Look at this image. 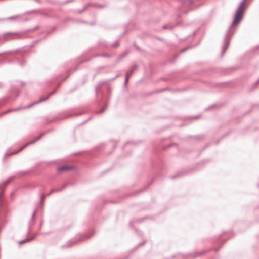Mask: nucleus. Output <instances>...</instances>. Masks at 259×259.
Here are the masks:
<instances>
[{
	"mask_svg": "<svg viewBox=\"0 0 259 259\" xmlns=\"http://www.w3.org/2000/svg\"><path fill=\"white\" fill-rule=\"evenodd\" d=\"M246 1V0H242L241 3L239 4L237 9L235 12L233 21L226 33L223 40L221 56H223L224 55L226 50L229 47L231 37L236 31V29L232 28V27L238 25L243 17L245 9L244 5Z\"/></svg>",
	"mask_w": 259,
	"mask_h": 259,
	"instance_id": "f257e3e1",
	"label": "nucleus"
},
{
	"mask_svg": "<svg viewBox=\"0 0 259 259\" xmlns=\"http://www.w3.org/2000/svg\"><path fill=\"white\" fill-rule=\"evenodd\" d=\"M184 2L188 3V4H192L194 3V0H184Z\"/></svg>",
	"mask_w": 259,
	"mask_h": 259,
	"instance_id": "cd10ccee",
	"label": "nucleus"
},
{
	"mask_svg": "<svg viewBox=\"0 0 259 259\" xmlns=\"http://www.w3.org/2000/svg\"><path fill=\"white\" fill-rule=\"evenodd\" d=\"M145 241H143L141 243H139L136 247V248H138L139 246L144 245L145 244Z\"/></svg>",
	"mask_w": 259,
	"mask_h": 259,
	"instance_id": "bb28decb",
	"label": "nucleus"
},
{
	"mask_svg": "<svg viewBox=\"0 0 259 259\" xmlns=\"http://www.w3.org/2000/svg\"><path fill=\"white\" fill-rule=\"evenodd\" d=\"M44 133L41 134L39 136H38V137H37L34 141H31L30 142H28L26 145L23 146L22 148H21L19 150H18V151H16V152H11V153H6L4 155V159L5 158V157L6 156H10V155H13L17 154L18 153H19L20 151H21L23 149L26 148L27 146H28V145H29L30 144H33L35 143L37 141H38L39 139H40L41 138V137L44 136Z\"/></svg>",
	"mask_w": 259,
	"mask_h": 259,
	"instance_id": "7ed1b4c3",
	"label": "nucleus"
},
{
	"mask_svg": "<svg viewBox=\"0 0 259 259\" xmlns=\"http://www.w3.org/2000/svg\"><path fill=\"white\" fill-rule=\"evenodd\" d=\"M73 0H67L66 1V3H69L72 2Z\"/></svg>",
	"mask_w": 259,
	"mask_h": 259,
	"instance_id": "c03bdc74",
	"label": "nucleus"
},
{
	"mask_svg": "<svg viewBox=\"0 0 259 259\" xmlns=\"http://www.w3.org/2000/svg\"><path fill=\"white\" fill-rule=\"evenodd\" d=\"M258 83H259V79L258 80L254 83V85H256Z\"/></svg>",
	"mask_w": 259,
	"mask_h": 259,
	"instance_id": "ea45409f",
	"label": "nucleus"
},
{
	"mask_svg": "<svg viewBox=\"0 0 259 259\" xmlns=\"http://www.w3.org/2000/svg\"><path fill=\"white\" fill-rule=\"evenodd\" d=\"M17 17H18V16H11V17H10L6 18V20H15L16 19V18H17Z\"/></svg>",
	"mask_w": 259,
	"mask_h": 259,
	"instance_id": "a211bd4d",
	"label": "nucleus"
},
{
	"mask_svg": "<svg viewBox=\"0 0 259 259\" xmlns=\"http://www.w3.org/2000/svg\"><path fill=\"white\" fill-rule=\"evenodd\" d=\"M86 8H87V7H85L83 9L79 10V13H82L86 9Z\"/></svg>",
	"mask_w": 259,
	"mask_h": 259,
	"instance_id": "c9c22d12",
	"label": "nucleus"
},
{
	"mask_svg": "<svg viewBox=\"0 0 259 259\" xmlns=\"http://www.w3.org/2000/svg\"><path fill=\"white\" fill-rule=\"evenodd\" d=\"M35 1L36 2H37V3H40V1H39V0H35Z\"/></svg>",
	"mask_w": 259,
	"mask_h": 259,
	"instance_id": "603ef678",
	"label": "nucleus"
},
{
	"mask_svg": "<svg viewBox=\"0 0 259 259\" xmlns=\"http://www.w3.org/2000/svg\"><path fill=\"white\" fill-rule=\"evenodd\" d=\"M92 119V117H89L88 119H87L86 120H85L84 122H83L81 124L83 125L84 124V123H85L86 122H87L89 120H91Z\"/></svg>",
	"mask_w": 259,
	"mask_h": 259,
	"instance_id": "72a5a7b5",
	"label": "nucleus"
},
{
	"mask_svg": "<svg viewBox=\"0 0 259 259\" xmlns=\"http://www.w3.org/2000/svg\"><path fill=\"white\" fill-rule=\"evenodd\" d=\"M12 52V51H9V52H3L2 53H0V56L2 55H3V54H10V53H11Z\"/></svg>",
	"mask_w": 259,
	"mask_h": 259,
	"instance_id": "473e14b6",
	"label": "nucleus"
},
{
	"mask_svg": "<svg viewBox=\"0 0 259 259\" xmlns=\"http://www.w3.org/2000/svg\"><path fill=\"white\" fill-rule=\"evenodd\" d=\"M198 118H199V116H194L193 117V119H197Z\"/></svg>",
	"mask_w": 259,
	"mask_h": 259,
	"instance_id": "a19ab883",
	"label": "nucleus"
},
{
	"mask_svg": "<svg viewBox=\"0 0 259 259\" xmlns=\"http://www.w3.org/2000/svg\"><path fill=\"white\" fill-rule=\"evenodd\" d=\"M95 6L99 8H103L104 7V6L100 5V4H96L94 5Z\"/></svg>",
	"mask_w": 259,
	"mask_h": 259,
	"instance_id": "c756f323",
	"label": "nucleus"
},
{
	"mask_svg": "<svg viewBox=\"0 0 259 259\" xmlns=\"http://www.w3.org/2000/svg\"><path fill=\"white\" fill-rule=\"evenodd\" d=\"M173 27L174 26H171L168 27L167 25H164V26H163L162 28H163V29H169L171 30V29H172L173 28Z\"/></svg>",
	"mask_w": 259,
	"mask_h": 259,
	"instance_id": "5701e85b",
	"label": "nucleus"
},
{
	"mask_svg": "<svg viewBox=\"0 0 259 259\" xmlns=\"http://www.w3.org/2000/svg\"><path fill=\"white\" fill-rule=\"evenodd\" d=\"M42 222H40V226H39V229H40V228H41V226H42Z\"/></svg>",
	"mask_w": 259,
	"mask_h": 259,
	"instance_id": "de8ad7c7",
	"label": "nucleus"
},
{
	"mask_svg": "<svg viewBox=\"0 0 259 259\" xmlns=\"http://www.w3.org/2000/svg\"><path fill=\"white\" fill-rule=\"evenodd\" d=\"M218 250H219V249H215V251L217 252H218Z\"/></svg>",
	"mask_w": 259,
	"mask_h": 259,
	"instance_id": "864d4df0",
	"label": "nucleus"
},
{
	"mask_svg": "<svg viewBox=\"0 0 259 259\" xmlns=\"http://www.w3.org/2000/svg\"><path fill=\"white\" fill-rule=\"evenodd\" d=\"M57 190H56L55 189H52L49 193H48L46 195V196H50L52 193H53L54 192H57Z\"/></svg>",
	"mask_w": 259,
	"mask_h": 259,
	"instance_id": "a878e982",
	"label": "nucleus"
},
{
	"mask_svg": "<svg viewBox=\"0 0 259 259\" xmlns=\"http://www.w3.org/2000/svg\"><path fill=\"white\" fill-rule=\"evenodd\" d=\"M6 21V18H0V22Z\"/></svg>",
	"mask_w": 259,
	"mask_h": 259,
	"instance_id": "58836bf2",
	"label": "nucleus"
},
{
	"mask_svg": "<svg viewBox=\"0 0 259 259\" xmlns=\"http://www.w3.org/2000/svg\"><path fill=\"white\" fill-rule=\"evenodd\" d=\"M195 34V31L192 32L191 34L188 35L185 40H186V39H187L188 38H189V37H191L192 36H194Z\"/></svg>",
	"mask_w": 259,
	"mask_h": 259,
	"instance_id": "2f4dec72",
	"label": "nucleus"
},
{
	"mask_svg": "<svg viewBox=\"0 0 259 259\" xmlns=\"http://www.w3.org/2000/svg\"><path fill=\"white\" fill-rule=\"evenodd\" d=\"M2 187V186L1 185V184H0V188Z\"/></svg>",
	"mask_w": 259,
	"mask_h": 259,
	"instance_id": "4d7b16f0",
	"label": "nucleus"
},
{
	"mask_svg": "<svg viewBox=\"0 0 259 259\" xmlns=\"http://www.w3.org/2000/svg\"><path fill=\"white\" fill-rule=\"evenodd\" d=\"M98 44H99V45H102L106 49L109 48V46L108 45L107 42L105 40H100Z\"/></svg>",
	"mask_w": 259,
	"mask_h": 259,
	"instance_id": "dca6fc26",
	"label": "nucleus"
},
{
	"mask_svg": "<svg viewBox=\"0 0 259 259\" xmlns=\"http://www.w3.org/2000/svg\"><path fill=\"white\" fill-rule=\"evenodd\" d=\"M126 31H125L122 35H121L119 38L116 40L114 43L111 45V47L112 48H117L119 46V40L122 37V36L126 34Z\"/></svg>",
	"mask_w": 259,
	"mask_h": 259,
	"instance_id": "6e6552de",
	"label": "nucleus"
},
{
	"mask_svg": "<svg viewBox=\"0 0 259 259\" xmlns=\"http://www.w3.org/2000/svg\"><path fill=\"white\" fill-rule=\"evenodd\" d=\"M99 56H100V57H110L111 56V55L105 54H101Z\"/></svg>",
	"mask_w": 259,
	"mask_h": 259,
	"instance_id": "412c9836",
	"label": "nucleus"
},
{
	"mask_svg": "<svg viewBox=\"0 0 259 259\" xmlns=\"http://www.w3.org/2000/svg\"><path fill=\"white\" fill-rule=\"evenodd\" d=\"M20 174H22V175H25L26 174V172H20Z\"/></svg>",
	"mask_w": 259,
	"mask_h": 259,
	"instance_id": "a18cd8bd",
	"label": "nucleus"
},
{
	"mask_svg": "<svg viewBox=\"0 0 259 259\" xmlns=\"http://www.w3.org/2000/svg\"><path fill=\"white\" fill-rule=\"evenodd\" d=\"M3 87V83L2 82H0V88H2Z\"/></svg>",
	"mask_w": 259,
	"mask_h": 259,
	"instance_id": "37998d69",
	"label": "nucleus"
},
{
	"mask_svg": "<svg viewBox=\"0 0 259 259\" xmlns=\"http://www.w3.org/2000/svg\"><path fill=\"white\" fill-rule=\"evenodd\" d=\"M8 34L13 35V34H14V33H12L11 32L5 33L4 36L0 38V43H3V42H6L9 40L8 39H7L5 37V35H8Z\"/></svg>",
	"mask_w": 259,
	"mask_h": 259,
	"instance_id": "4468645a",
	"label": "nucleus"
},
{
	"mask_svg": "<svg viewBox=\"0 0 259 259\" xmlns=\"http://www.w3.org/2000/svg\"><path fill=\"white\" fill-rule=\"evenodd\" d=\"M37 235V234H35L33 237L29 238H26L24 240L19 241L18 243L19 244H22L26 242L31 241L32 240L34 239V238L36 237Z\"/></svg>",
	"mask_w": 259,
	"mask_h": 259,
	"instance_id": "9b49d317",
	"label": "nucleus"
},
{
	"mask_svg": "<svg viewBox=\"0 0 259 259\" xmlns=\"http://www.w3.org/2000/svg\"><path fill=\"white\" fill-rule=\"evenodd\" d=\"M178 174H177V175H173L172 176H171V179H176V178H177L178 177Z\"/></svg>",
	"mask_w": 259,
	"mask_h": 259,
	"instance_id": "f704fd0d",
	"label": "nucleus"
},
{
	"mask_svg": "<svg viewBox=\"0 0 259 259\" xmlns=\"http://www.w3.org/2000/svg\"><path fill=\"white\" fill-rule=\"evenodd\" d=\"M35 214H36V210H34L32 213L31 218L29 222L28 233H27L28 234H30V231H30V225H32L34 224V218L35 217Z\"/></svg>",
	"mask_w": 259,
	"mask_h": 259,
	"instance_id": "0eeeda50",
	"label": "nucleus"
},
{
	"mask_svg": "<svg viewBox=\"0 0 259 259\" xmlns=\"http://www.w3.org/2000/svg\"><path fill=\"white\" fill-rule=\"evenodd\" d=\"M191 47L190 46H188V47H185L184 48H183V49L181 50V52L182 53H183L185 51H186L187 50H188Z\"/></svg>",
	"mask_w": 259,
	"mask_h": 259,
	"instance_id": "393cba45",
	"label": "nucleus"
},
{
	"mask_svg": "<svg viewBox=\"0 0 259 259\" xmlns=\"http://www.w3.org/2000/svg\"><path fill=\"white\" fill-rule=\"evenodd\" d=\"M206 253V251H202L201 252H194L193 253H188L186 255H182L181 254H178V255L181 257L186 259V258H196L201 256L204 253Z\"/></svg>",
	"mask_w": 259,
	"mask_h": 259,
	"instance_id": "39448f33",
	"label": "nucleus"
},
{
	"mask_svg": "<svg viewBox=\"0 0 259 259\" xmlns=\"http://www.w3.org/2000/svg\"><path fill=\"white\" fill-rule=\"evenodd\" d=\"M45 195L42 194L40 195V203L41 204H42L45 200Z\"/></svg>",
	"mask_w": 259,
	"mask_h": 259,
	"instance_id": "6ab92c4d",
	"label": "nucleus"
},
{
	"mask_svg": "<svg viewBox=\"0 0 259 259\" xmlns=\"http://www.w3.org/2000/svg\"><path fill=\"white\" fill-rule=\"evenodd\" d=\"M120 75V73H118V74H117L114 78H112L110 79H108L109 82H111V81H114V80H115L116 78H117L118 77H119Z\"/></svg>",
	"mask_w": 259,
	"mask_h": 259,
	"instance_id": "f3484780",
	"label": "nucleus"
},
{
	"mask_svg": "<svg viewBox=\"0 0 259 259\" xmlns=\"http://www.w3.org/2000/svg\"><path fill=\"white\" fill-rule=\"evenodd\" d=\"M134 143L133 142H131V141H128L127 142H126V143L122 147V148L123 149L124 146L126 145H128V144H133Z\"/></svg>",
	"mask_w": 259,
	"mask_h": 259,
	"instance_id": "7c9ffc66",
	"label": "nucleus"
},
{
	"mask_svg": "<svg viewBox=\"0 0 259 259\" xmlns=\"http://www.w3.org/2000/svg\"><path fill=\"white\" fill-rule=\"evenodd\" d=\"M71 169V167L66 165H63L58 168L57 170L58 171H62L64 170H69Z\"/></svg>",
	"mask_w": 259,
	"mask_h": 259,
	"instance_id": "f8f14e48",
	"label": "nucleus"
},
{
	"mask_svg": "<svg viewBox=\"0 0 259 259\" xmlns=\"http://www.w3.org/2000/svg\"><path fill=\"white\" fill-rule=\"evenodd\" d=\"M38 29V27H36V28H35L34 29H33L32 30H35L36 29Z\"/></svg>",
	"mask_w": 259,
	"mask_h": 259,
	"instance_id": "3c124183",
	"label": "nucleus"
},
{
	"mask_svg": "<svg viewBox=\"0 0 259 259\" xmlns=\"http://www.w3.org/2000/svg\"><path fill=\"white\" fill-rule=\"evenodd\" d=\"M134 70L131 69L128 72H126V73H128V77L129 78L134 73Z\"/></svg>",
	"mask_w": 259,
	"mask_h": 259,
	"instance_id": "aec40b11",
	"label": "nucleus"
},
{
	"mask_svg": "<svg viewBox=\"0 0 259 259\" xmlns=\"http://www.w3.org/2000/svg\"><path fill=\"white\" fill-rule=\"evenodd\" d=\"M143 190H140V192H142Z\"/></svg>",
	"mask_w": 259,
	"mask_h": 259,
	"instance_id": "13d9d810",
	"label": "nucleus"
},
{
	"mask_svg": "<svg viewBox=\"0 0 259 259\" xmlns=\"http://www.w3.org/2000/svg\"><path fill=\"white\" fill-rule=\"evenodd\" d=\"M212 107V106H210V107H208V108H206V109H205V110H208L209 109L211 108Z\"/></svg>",
	"mask_w": 259,
	"mask_h": 259,
	"instance_id": "09e8293b",
	"label": "nucleus"
},
{
	"mask_svg": "<svg viewBox=\"0 0 259 259\" xmlns=\"http://www.w3.org/2000/svg\"><path fill=\"white\" fill-rule=\"evenodd\" d=\"M14 177L11 176L9 177L6 181L1 183L2 187H6L13 179Z\"/></svg>",
	"mask_w": 259,
	"mask_h": 259,
	"instance_id": "9d476101",
	"label": "nucleus"
},
{
	"mask_svg": "<svg viewBox=\"0 0 259 259\" xmlns=\"http://www.w3.org/2000/svg\"><path fill=\"white\" fill-rule=\"evenodd\" d=\"M18 63L21 67H22L25 64V61L24 60H22V61H18Z\"/></svg>",
	"mask_w": 259,
	"mask_h": 259,
	"instance_id": "c85d7f7f",
	"label": "nucleus"
},
{
	"mask_svg": "<svg viewBox=\"0 0 259 259\" xmlns=\"http://www.w3.org/2000/svg\"><path fill=\"white\" fill-rule=\"evenodd\" d=\"M9 101V98L6 97L0 100V107L5 105Z\"/></svg>",
	"mask_w": 259,
	"mask_h": 259,
	"instance_id": "ddd939ff",
	"label": "nucleus"
},
{
	"mask_svg": "<svg viewBox=\"0 0 259 259\" xmlns=\"http://www.w3.org/2000/svg\"><path fill=\"white\" fill-rule=\"evenodd\" d=\"M141 234H142L141 232H139V235H141Z\"/></svg>",
	"mask_w": 259,
	"mask_h": 259,
	"instance_id": "6e6d98bb",
	"label": "nucleus"
},
{
	"mask_svg": "<svg viewBox=\"0 0 259 259\" xmlns=\"http://www.w3.org/2000/svg\"><path fill=\"white\" fill-rule=\"evenodd\" d=\"M21 84H22V86H23V85H25V83L23 81H22L21 82Z\"/></svg>",
	"mask_w": 259,
	"mask_h": 259,
	"instance_id": "49530a36",
	"label": "nucleus"
},
{
	"mask_svg": "<svg viewBox=\"0 0 259 259\" xmlns=\"http://www.w3.org/2000/svg\"><path fill=\"white\" fill-rule=\"evenodd\" d=\"M128 81V73H125V79L124 84L126 85Z\"/></svg>",
	"mask_w": 259,
	"mask_h": 259,
	"instance_id": "b1692460",
	"label": "nucleus"
},
{
	"mask_svg": "<svg viewBox=\"0 0 259 259\" xmlns=\"http://www.w3.org/2000/svg\"><path fill=\"white\" fill-rule=\"evenodd\" d=\"M107 106H108L107 104H105L104 106L101 108V110L96 112V114H102V113H103L107 109Z\"/></svg>",
	"mask_w": 259,
	"mask_h": 259,
	"instance_id": "2eb2a0df",
	"label": "nucleus"
},
{
	"mask_svg": "<svg viewBox=\"0 0 259 259\" xmlns=\"http://www.w3.org/2000/svg\"><path fill=\"white\" fill-rule=\"evenodd\" d=\"M109 83V81H108V79L102 80V81H100L99 82L98 85L96 87V89H95L96 93L97 94L98 91L99 90V88H100V87L102 85L104 84H106V83Z\"/></svg>",
	"mask_w": 259,
	"mask_h": 259,
	"instance_id": "1a4fd4ad",
	"label": "nucleus"
},
{
	"mask_svg": "<svg viewBox=\"0 0 259 259\" xmlns=\"http://www.w3.org/2000/svg\"><path fill=\"white\" fill-rule=\"evenodd\" d=\"M81 113H76L75 114H70L68 112H64L58 114L56 118L57 120H63L67 118L72 117L73 116H78L81 115Z\"/></svg>",
	"mask_w": 259,
	"mask_h": 259,
	"instance_id": "20e7f679",
	"label": "nucleus"
},
{
	"mask_svg": "<svg viewBox=\"0 0 259 259\" xmlns=\"http://www.w3.org/2000/svg\"><path fill=\"white\" fill-rule=\"evenodd\" d=\"M130 226H131V227H132V222H131V223H130Z\"/></svg>",
	"mask_w": 259,
	"mask_h": 259,
	"instance_id": "5fc2aeb1",
	"label": "nucleus"
},
{
	"mask_svg": "<svg viewBox=\"0 0 259 259\" xmlns=\"http://www.w3.org/2000/svg\"><path fill=\"white\" fill-rule=\"evenodd\" d=\"M100 54H96L95 56V57H100Z\"/></svg>",
	"mask_w": 259,
	"mask_h": 259,
	"instance_id": "8fccbe9b",
	"label": "nucleus"
},
{
	"mask_svg": "<svg viewBox=\"0 0 259 259\" xmlns=\"http://www.w3.org/2000/svg\"><path fill=\"white\" fill-rule=\"evenodd\" d=\"M55 92H56L55 90L53 91L47 97H46L45 98H40L38 101H36V102H34L33 104H30L29 105H28V106H27L26 107H25L24 108H16V109H10V110H8L6 111V112H5L3 114H8V113H10V112H11L12 111H19V110H21L22 109H29V108H30V107H31L32 106H33L34 105L37 104H38L39 103H41V102H42L43 101L47 100L51 96H52V95L55 94Z\"/></svg>",
	"mask_w": 259,
	"mask_h": 259,
	"instance_id": "f03ea898",
	"label": "nucleus"
},
{
	"mask_svg": "<svg viewBox=\"0 0 259 259\" xmlns=\"http://www.w3.org/2000/svg\"><path fill=\"white\" fill-rule=\"evenodd\" d=\"M106 67H105V66H102V67H100L99 68V69H102L105 68Z\"/></svg>",
	"mask_w": 259,
	"mask_h": 259,
	"instance_id": "79ce46f5",
	"label": "nucleus"
},
{
	"mask_svg": "<svg viewBox=\"0 0 259 259\" xmlns=\"http://www.w3.org/2000/svg\"><path fill=\"white\" fill-rule=\"evenodd\" d=\"M85 239H86V236L84 235H83L78 240H75L74 239H71V240H69L68 241V242L67 243H66L65 245H62L61 247L62 248L69 247L77 243L78 242L84 240Z\"/></svg>",
	"mask_w": 259,
	"mask_h": 259,
	"instance_id": "423d86ee",
	"label": "nucleus"
},
{
	"mask_svg": "<svg viewBox=\"0 0 259 259\" xmlns=\"http://www.w3.org/2000/svg\"><path fill=\"white\" fill-rule=\"evenodd\" d=\"M132 67H133L132 69H134L135 70V69H136L138 68V66L137 65H134Z\"/></svg>",
	"mask_w": 259,
	"mask_h": 259,
	"instance_id": "e433bc0d",
	"label": "nucleus"
},
{
	"mask_svg": "<svg viewBox=\"0 0 259 259\" xmlns=\"http://www.w3.org/2000/svg\"><path fill=\"white\" fill-rule=\"evenodd\" d=\"M66 186V185L65 184L61 188L58 189H55V190H57V192H60V191H62L63 189H64L65 188Z\"/></svg>",
	"mask_w": 259,
	"mask_h": 259,
	"instance_id": "4be33fe9",
	"label": "nucleus"
},
{
	"mask_svg": "<svg viewBox=\"0 0 259 259\" xmlns=\"http://www.w3.org/2000/svg\"><path fill=\"white\" fill-rule=\"evenodd\" d=\"M6 62L8 63H11L12 62V61L10 60H9V59H6Z\"/></svg>",
	"mask_w": 259,
	"mask_h": 259,
	"instance_id": "4c0bfd02",
	"label": "nucleus"
}]
</instances>
